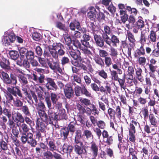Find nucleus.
I'll list each match as a JSON object with an SVG mask.
<instances>
[{"label": "nucleus", "mask_w": 159, "mask_h": 159, "mask_svg": "<svg viewBox=\"0 0 159 159\" xmlns=\"http://www.w3.org/2000/svg\"><path fill=\"white\" fill-rule=\"evenodd\" d=\"M17 123V125L20 127L19 130L20 129L23 131V133L21 136L20 139L22 143L25 144L26 143L32 147H34L37 144V141L33 138V134L30 132H29L30 128L27 124L25 123Z\"/></svg>", "instance_id": "nucleus-1"}, {"label": "nucleus", "mask_w": 159, "mask_h": 159, "mask_svg": "<svg viewBox=\"0 0 159 159\" xmlns=\"http://www.w3.org/2000/svg\"><path fill=\"white\" fill-rule=\"evenodd\" d=\"M29 78H31L33 80L38 82L40 84L45 83L44 80L46 81L44 85L48 91L52 90L56 91L58 89L57 85L55 82L54 79L50 77L45 78V76L43 73L37 75L36 72H34L32 74V77L30 75H28Z\"/></svg>", "instance_id": "nucleus-2"}, {"label": "nucleus", "mask_w": 159, "mask_h": 159, "mask_svg": "<svg viewBox=\"0 0 159 159\" xmlns=\"http://www.w3.org/2000/svg\"><path fill=\"white\" fill-rule=\"evenodd\" d=\"M48 47L49 52L44 50L43 53L44 56L49 57L51 55L55 59H58L59 56H62L65 53L64 46L61 43L55 42L53 43L52 46Z\"/></svg>", "instance_id": "nucleus-3"}, {"label": "nucleus", "mask_w": 159, "mask_h": 159, "mask_svg": "<svg viewBox=\"0 0 159 159\" xmlns=\"http://www.w3.org/2000/svg\"><path fill=\"white\" fill-rule=\"evenodd\" d=\"M82 132L80 130H77L75 132L74 143V149L75 153L79 156H81L84 154V150L86 151L84 148L83 143L81 141Z\"/></svg>", "instance_id": "nucleus-4"}, {"label": "nucleus", "mask_w": 159, "mask_h": 159, "mask_svg": "<svg viewBox=\"0 0 159 159\" xmlns=\"http://www.w3.org/2000/svg\"><path fill=\"white\" fill-rule=\"evenodd\" d=\"M82 63L85 64L87 66L81 63H80L79 61H73L72 64L75 66L78 67H80L83 70L85 71H87V68H88V70L89 71L93 73L94 71V69L92 67L91 64V61L88 58H85L84 59H82L80 60Z\"/></svg>", "instance_id": "nucleus-5"}, {"label": "nucleus", "mask_w": 159, "mask_h": 159, "mask_svg": "<svg viewBox=\"0 0 159 159\" xmlns=\"http://www.w3.org/2000/svg\"><path fill=\"white\" fill-rule=\"evenodd\" d=\"M52 110L49 109L48 114L46 113L45 110L38 112L40 118V120L44 121L47 125H53V112L52 111H50Z\"/></svg>", "instance_id": "nucleus-6"}, {"label": "nucleus", "mask_w": 159, "mask_h": 159, "mask_svg": "<svg viewBox=\"0 0 159 159\" xmlns=\"http://www.w3.org/2000/svg\"><path fill=\"white\" fill-rule=\"evenodd\" d=\"M104 65L106 67H109L111 65L112 68L115 70H116L118 72L119 74L121 75L122 73V70L120 69L121 67V63L120 62H118L116 64H113L111 58L109 56L104 59Z\"/></svg>", "instance_id": "nucleus-7"}, {"label": "nucleus", "mask_w": 159, "mask_h": 159, "mask_svg": "<svg viewBox=\"0 0 159 159\" xmlns=\"http://www.w3.org/2000/svg\"><path fill=\"white\" fill-rule=\"evenodd\" d=\"M118 7L120 16V20L123 23L125 24L127 21L129 16L127 13V11L126 10L125 5L124 4L119 3L118 5Z\"/></svg>", "instance_id": "nucleus-8"}, {"label": "nucleus", "mask_w": 159, "mask_h": 159, "mask_svg": "<svg viewBox=\"0 0 159 159\" xmlns=\"http://www.w3.org/2000/svg\"><path fill=\"white\" fill-rule=\"evenodd\" d=\"M7 89L8 92L11 93L13 96L19 98L21 100L24 99V96L22 95V93L19 86H17L11 87H8Z\"/></svg>", "instance_id": "nucleus-9"}, {"label": "nucleus", "mask_w": 159, "mask_h": 159, "mask_svg": "<svg viewBox=\"0 0 159 159\" xmlns=\"http://www.w3.org/2000/svg\"><path fill=\"white\" fill-rule=\"evenodd\" d=\"M53 121H57L59 119L66 120L68 118V116L66 114V111L63 108L61 109L58 111V112H53Z\"/></svg>", "instance_id": "nucleus-10"}, {"label": "nucleus", "mask_w": 159, "mask_h": 159, "mask_svg": "<svg viewBox=\"0 0 159 159\" xmlns=\"http://www.w3.org/2000/svg\"><path fill=\"white\" fill-rule=\"evenodd\" d=\"M64 93L66 98L70 99L73 96L74 91L70 83L66 84L63 88Z\"/></svg>", "instance_id": "nucleus-11"}, {"label": "nucleus", "mask_w": 159, "mask_h": 159, "mask_svg": "<svg viewBox=\"0 0 159 159\" xmlns=\"http://www.w3.org/2000/svg\"><path fill=\"white\" fill-rule=\"evenodd\" d=\"M56 61H52L51 62L49 61L48 62V65L50 68L52 70L57 71L59 73L62 74L63 73V70L60 67V62L58 59H55Z\"/></svg>", "instance_id": "nucleus-12"}, {"label": "nucleus", "mask_w": 159, "mask_h": 159, "mask_svg": "<svg viewBox=\"0 0 159 159\" xmlns=\"http://www.w3.org/2000/svg\"><path fill=\"white\" fill-rule=\"evenodd\" d=\"M46 140L49 150L53 152L58 150V148L56 144L55 141L53 138L49 137L48 138H46Z\"/></svg>", "instance_id": "nucleus-13"}, {"label": "nucleus", "mask_w": 159, "mask_h": 159, "mask_svg": "<svg viewBox=\"0 0 159 159\" xmlns=\"http://www.w3.org/2000/svg\"><path fill=\"white\" fill-rule=\"evenodd\" d=\"M39 88L44 93L45 101L48 109L49 110L53 109L54 107H52V103L50 99V94L49 92L48 91H44V88L42 86H39Z\"/></svg>", "instance_id": "nucleus-14"}, {"label": "nucleus", "mask_w": 159, "mask_h": 159, "mask_svg": "<svg viewBox=\"0 0 159 159\" xmlns=\"http://www.w3.org/2000/svg\"><path fill=\"white\" fill-rule=\"evenodd\" d=\"M94 39L96 46L102 48L105 47V43L103 38L100 35L97 34L95 33H93Z\"/></svg>", "instance_id": "nucleus-15"}, {"label": "nucleus", "mask_w": 159, "mask_h": 159, "mask_svg": "<svg viewBox=\"0 0 159 159\" xmlns=\"http://www.w3.org/2000/svg\"><path fill=\"white\" fill-rule=\"evenodd\" d=\"M140 128L139 123L134 118H132L129 125V131L136 132V129Z\"/></svg>", "instance_id": "nucleus-16"}, {"label": "nucleus", "mask_w": 159, "mask_h": 159, "mask_svg": "<svg viewBox=\"0 0 159 159\" xmlns=\"http://www.w3.org/2000/svg\"><path fill=\"white\" fill-rule=\"evenodd\" d=\"M42 120H41L39 118L37 119L36 121V128L37 130L40 131L41 132H44L46 128V125Z\"/></svg>", "instance_id": "nucleus-17"}, {"label": "nucleus", "mask_w": 159, "mask_h": 159, "mask_svg": "<svg viewBox=\"0 0 159 159\" xmlns=\"http://www.w3.org/2000/svg\"><path fill=\"white\" fill-rule=\"evenodd\" d=\"M91 37L89 35V34L86 33L83 34L82 36L83 39L81 40L80 41L82 45L85 47L89 48H93L90 45L89 42H88L90 39Z\"/></svg>", "instance_id": "nucleus-18"}, {"label": "nucleus", "mask_w": 159, "mask_h": 159, "mask_svg": "<svg viewBox=\"0 0 159 159\" xmlns=\"http://www.w3.org/2000/svg\"><path fill=\"white\" fill-rule=\"evenodd\" d=\"M103 142L107 144V145L110 146L113 143L114 138L112 136H109L107 131L106 132L105 135H103Z\"/></svg>", "instance_id": "nucleus-19"}, {"label": "nucleus", "mask_w": 159, "mask_h": 159, "mask_svg": "<svg viewBox=\"0 0 159 159\" xmlns=\"http://www.w3.org/2000/svg\"><path fill=\"white\" fill-rule=\"evenodd\" d=\"M76 43L78 45V47L83 51L84 54L87 55L88 56L89 55H92L93 53L90 50L86 47V48H83L81 46L80 43L78 40L77 41H73V44L75 47H77V46L75 44Z\"/></svg>", "instance_id": "nucleus-20"}, {"label": "nucleus", "mask_w": 159, "mask_h": 159, "mask_svg": "<svg viewBox=\"0 0 159 159\" xmlns=\"http://www.w3.org/2000/svg\"><path fill=\"white\" fill-rule=\"evenodd\" d=\"M62 148L64 153L70 155L73 151L74 146L71 144L65 143L63 144Z\"/></svg>", "instance_id": "nucleus-21"}, {"label": "nucleus", "mask_w": 159, "mask_h": 159, "mask_svg": "<svg viewBox=\"0 0 159 159\" xmlns=\"http://www.w3.org/2000/svg\"><path fill=\"white\" fill-rule=\"evenodd\" d=\"M90 151L93 156L94 157H96L98 154V146L94 141H93L90 143Z\"/></svg>", "instance_id": "nucleus-22"}, {"label": "nucleus", "mask_w": 159, "mask_h": 159, "mask_svg": "<svg viewBox=\"0 0 159 159\" xmlns=\"http://www.w3.org/2000/svg\"><path fill=\"white\" fill-rule=\"evenodd\" d=\"M30 91L29 88L25 87H22L21 92L22 95L24 96V99H28L30 101H32L31 94L30 92H31Z\"/></svg>", "instance_id": "nucleus-23"}, {"label": "nucleus", "mask_w": 159, "mask_h": 159, "mask_svg": "<svg viewBox=\"0 0 159 159\" xmlns=\"http://www.w3.org/2000/svg\"><path fill=\"white\" fill-rule=\"evenodd\" d=\"M134 57L138 59L139 57L145 55V50L143 45H141L139 48H138L134 52Z\"/></svg>", "instance_id": "nucleus-24"}, {"label": "nucleus", "mask_w": 159, "mask_h": 159, "mask_svg": "<svg viewBox=\"0 0 159 159\" xmlns=\"http://www.w3.org/2000/svg\"><path fill=\"white\" fill-rule=\"evenodd\" d=\"M139 41L141 44L142 45H143V46L145 44H150L148 36L147 37L145 33L143 31L141 32Z\"/></svg>", "instance_id": "nucleus-25"}, {"label": "nucleus", "mask_w": 159, "mask_h": 159, "mask_svg": "<svg viewBox=\"0 0 159 159\" xmlns=\"http://www.w3.org/2000/svg\"><path fill=\"white\" fill-rule=\"evenodd\" d=\"M111 86L109 83L106 84L105 86H100V91L102 93H104L106 95L108 93L110 94L111 93Z\"/></svg>", "instance_id": "nucleus-26"}, {"label": "nucleus", "mask_w": 159, "mask_h": 159, "mask_svg": "<svg viewBox=\"0 0 159 159\" xmlns=\"http://www.w3.org/2000/svg\"><path fill=\"white\" fill-rule=\"evenodd\" d=\"M17 82L16 75L15 74L11 73L6 84L16 85Z\"/></svg>", "instance_id": "nucleus-27"}, {"label": "nucleus", "mask_w": 159, "mask_h": 159, "mask_svg": "<svg viewBox=\"0 0 159 159\" xmlns=\"http://www.w3.org/2000/svg\"><path fill=\"white\" fill-rule=\"evenodd\" d=\"M128 140H125L121 142H119L118 144V148L120 150V151H121L122 148L123 149L124 151L125 149L127 150L128 149L129 145L128 142Z\"/></svg>", "instance_id": "nucleus-28"}, {"label": "nucleus", "mask_w": 159, "mask_h": 159, "mask_svg": "<svg viewBox=\"0 0 159 159\" xmlns=\"http://www.w3.org/2000/svg\"><path fill=\"white\" fill-rule=\"evenodd\" d=\"M14 115L16 124L17 123H21L24 122V117L23 116L21 113L17 111L14 114Z\"/></svg>", "instance_id": "nucleus-29"}, {"label": "nucleus", "mask_w": 159, "mask_h": 159, "mask_svg": "<svg viewBox=\"0 0 159 159\" xmlns=\"http://www.w3.org/2000/svg\"><path fill=\"white\" fill-rule=\"evenodd\" d=\"M150 43H155L157 41V35L156 31L153 30L150 31L149 34L148 35Z\"/></svg>", "instance_id": "nucleus-30"}, {"label": "nucleus", "mask_w": 159, "mask_h": 159, "mask_svg": "<svg viewBox=\"0 0 159 159\" xmlns=\"http://www.w3.org/2000/svg\"><path fill=\"white\" fill-rule=\"evenodd\" d=\"M139 114L141 116L142 115L145 120L148 119L149 116L148 110L147 107H143L141 110Z\"/></svg>", "instance_id": "nucleus-31"}, {"label": "nucleus", "mask_w": 159, "mask_h": 159, "mask_svg": "<svg viewBox=\"0 0 159 159\" xmlns=\"http://www.w3.org/2000/svg\"><path fill=\"white\" fill-rule=\"evenodd\" d=\"M124 5H125L126 10H127L128 12H130V15H134V16H136L138 11L136 8L134 7L131 8L130 6L127 5V4H125Z\"/></svg>", "instance_id": "nucleus-32"}, {"label": "nucleus", "mask_w": 159, "mask_h": 159, "mask_svg": "<svg viewBox=\"0 0 159 159\" xmlns=\"http://www.w3.org/2000/svg\"><path fill=\"white\" fill-rule=\"evenodd\" d=\"M90 11H89L87 14V16L88 18L92 20H93L96 17L95 12H96V8L93 7H90Z\"/></svg>", "instance_id": "nucleus-33"}, {"label": "nucleus", "mask_w": 159, "mask_h": 159, "mask_svg": "<svg viewBox=\"0 0 159 159\" xmlns=\"http://www.w3.org/2000/svg\"><path fill=\"white\" fill-rule=\"evenodd\" d=\"M93 60L98 66L102 67L104 66L103 60L98 55L95 56L93 57Z\"/></svg>", "instance_id": "nucleus-34"}, {"label": "nucleus", "mask_w": 159, "mask_h": 159, "mask_svg": "<svg viewBox=\"0 0 159 159\" xmlns=\"http://www.w3.org/2000/svg\"><path fill=\"white\" fill-rule=\"evenodd\" d=\"M148 118L151 125L154 127H157V121L154 114L152 113H150L149 116Z\"/></svg>", "instance_id": "nucleus-35"}, {"label": "nucleus", "mask_w": 159, "mask_h": 159, "mask_svg": "<svg viewBox=\"0 0 159 159\" xmlns=\"http://www.w3.org/2000/svg\"><path fill=\"white\" fill-rule=\"evenodd\" d=\"M69 134L68 128L66 127L64 128L61 129L60 131V135L62 139L65 140L67 138Z\"/></svg>", "instance_id": "nucleus-36"}, {"label": "nucleus", "mask_w": 159, "mask_h": 159, "mask_svg": "<svg viewBox=\"0 0 159 159\" xmlns=\"http://www.w3.org/2000/svg\"><path fill=\"white\" fill-rule=\"evenodd\" d=\"M81 86H82L81 95H84L88 98L91 97V93L88 90L86 85L85 84H81Z\"/></svg>", "instance_id": "nucleus-37"}, {"label": "nucleus", "mask_w": 159, "mask_h": 159, "mask_svg": "<svg viewBox=\"0 0 159 159\" xmlns=\"http://www.w3.org/2000/svg\"><path fill=\"white\" fill-rule=\"evenodd\" d=\"M104 13H106L107 14L108 13L106 11H104V12H102L101 11H99L98 13L97 14V16L96 17L98 21L100 22H102L104 20H105L106 16L104 14Z\"/></svg>", "instance_id": "nucleus-38"}, {"label": "nucleus", "mask_w": 159, "mask_h": 159, "mask_svg": "<svg viewBox=\"0 0 159 159\" xmlns=\"http://www.w3.org/2000/svg\"><path fill=\"white\" fill-rule=\"evenodd\" d=\"M59 97L56 93L51 92L50 93V99L52 104H56V102L58 101Z\"/></svg>", "instance_id": "nucleus-39"}, {"label": "nucleus", "mask_w": 159, "mask_h": 159, "mask_svg": "<svg viewBox=\"0 0 159 159\" xmlns=\"http://www.w3.org/2000/svg\"><path fill=\"white\" fill-rule=\"evenodd\" d=\"M56 27L61 30L67 33L68 31V28L66 27L65 25L60 22H57L56 23Z\"/></svg>", "instance_id": "nucleus-40"}, {"label": "nucleus", "mask_w": 159, "mask_h": 159, "mask_svg": "<svg viewBox=\"0 0 159 159\" xmlns=\"http://www.w3.org/2000/svg\"><path fill=\"white\" fill-rule=\"evenodd\" d=\"M110 42V46L112 43L113 46H117V44L119 43V38L116 36L112 34L111 35Z\"/></svg>", "instance_id": "nucleus-41"}, {"label": "nucleus", "mask_w": 159, "mask_h": 159, "mask_svg": "<svg viewBox=\"0 0 159 159\" xmlns=\"http://www.w3.org/2000/svg\"><path fill=\"white\" fill-rule=\"evenodd\" d=\"M17 77L19 81L22 85H24L28 84V82L27 79L24 75L18 74Z\"/></svg>", "instance_id": "nucleus-42"}, {"label": "nucleus", "mask_w": 159, "mask_h": 159, "mask_svg": "<svg viewBox=\"0 0 159 159\" xmlns=\"http://www.w3.org/2000/svg\"><path fill=\"white\" fill-rule=\"evenodd\" d=\"M93 130L94 132L96 134L97 137L99 139H100L101 135H102V137H103V134L104 135H105V134L107 131L106 130H103V131L102 132L101 130V129L99 128L96 127Z\"/></svg>", "instance_id": "nucleus-43"}, {"label": "nucleus", "mask_w": 159, "mask_h": 159, "mask_svg": "<svg viewBox=\"0 0 159 159\" xmlns=\"http://www.w3.org/2000/svg\"><path fill=\"white\" fill-rule=\"evenodd\" d=\"M80 24V22L76 20L70 22L69 24V27L70 29L72 30L75 31V28L77 30L79 29V27Z\"/></svg>", "instance_id": "nucleus-44"}, {"label": "nucleus", "mask_w": 159, "mask_h": 159, "mask_svg": "<svg viewBox=\"0 0 159 159\" xmlns=\"http://www.w3.org/2000/svg\"><path fill=\"white\" fill-rule=\"evenodd\" d=\"M76 109L78 111V114L79 113L81 114H84L86 112V109L85 107L82 105V104L79 103H77L76 105Z\"/></svg>", "instance_id": "nucleus-45"}, {"label": "nucleus", "mask_w": 159, "mask_h": 159, "mask_svg": "<svg viewBox=\"0 0 159 159\" xmlns=\"http://www.w3.org/2000/svg\"><path fill=\"white\" fill-rule=\"evenodd\" d=\"M110 72V75L111 79L115 81H117V79L119 78L118 74V72L117 71L112 70H111L110 69L109 70Z\"/></svg>", "instance_id": "nucleus-46"}, {"label": "nucleus", "mask_w": 159, "mask_h": 159, "mask_svg": "<svg viewBox=\"0 0 159 159\" xmlns=\"http://www.w3.org/2000/svg\"><path fill=\"white\" fill-rule=\"evenodd\" d=\"M28 116H24V122L25 121V124H28L30 127L32 129L33 127L35 125L34 122Z\"/></svg>", "instance_id": "nucleus-47"}, {"label": "nucleus", "mask_w": 159, "mask_h": 159, "mask_svg": "<svg viewBox=\"0 0 159 159\" xmlns=\"http://www.w3.org/2000/svg\"><path fill=\"white\" fill-rule=\"evenodd\" d=\"M21 110L23 113L25 115V116H31V114L28 106L26 105L23 106L21 107Z\"/></svg>", "instance_id": "nucleus-48"}, {"label": "nucleus", "mask_w": 159, "mask_h": 159, "mask_svg": "<svg viewBox=\"0 0 159 159\" xmlns=\"http://www.w3.org/2000/svg\"><path fill=\"white\" fill-rule=\"evenodd\" d=\"M125 75H124L122 77V79L119 78L117 79V81H118L119 85L121 88H122L124 89H125L126 88V86L125 83Z\"/></svg>", "instance_id": "nucleus-49"}, {"label": "nucleus", "mask_w": 159, "mask_h": 159, "mask_svg": "<svg viewBox=\"0 0 159 159\" xmlns=\"http://www.w3.org/2000/svg\"><path fill=\"white\" fill-rule=\"evenodd\" d=\"M9 55L11 58L15 60H16L19 56L18 51L14 50L10 51Z\"/></svg>", "instance_id": "nucleus-50"}, {"label": "nucleus", "mask_w": 159, "mask_h": 159, "mask_svg": "<svg viewBox=\"0 0 159 159\" xmlns=\"http://www.w3.org/2000/svg\"><path fill=\"white\" fill-rule=\"evenodd\" d=\"M46 107L44 103L41 101H40L36 106V109L37 112L46 110Z\"/></svg>", "instance_id": "nucleus-51"}, {"label": "nucleus", "mask_w": 159, "mask_h": 159, "mask_svg": "<svg viewBox=\"0 0 159 159\" xmlns=\"http://www.w3.org/2000/svg\"><path fill=\"white\" fill-rule=\"evenodd\" d=\"M115 117L120 119L121 116L122 111L120 107L119 106H117L116 107V108L115 110Z\"/></svg>", "instance_id": "nucleus-52"}, {"label": "nucleus", "mask_w": 159, "mask_h": 159, "mask_svg": "<svg viewBox=\"0 0 159 159\" xmlns=\"http://www.w3.org/2000/svg\"><path fill=\"white\" fill-rule=\"evenodd\" d=\"M69 54L74 60H76L78 59L79 58H81L80 55L78 54L75 50L69 51Z\"/></svg>", "instance_id": "nucleus-53"}, {"label": "nucleus", "mask_w": 159, "mask_h": 159, "mask_svg": "<svg viewBox=\"0 0 159 159\" xmlns=\"http://www.w3.org/2000/svg\"><path fill=\"white\" fill-rule=\"evenodd\" d=\"M129 140L128 142L133 143H135L136 141V137L135 134L136 132L129 131Z\"/></svg>", "instance_id": "nucleus-54"}, {"label": "nucleus", "mask_w": 159, "mask_h": 159, "mask_svg": "<svg viewBox=\"0 0 159 159\" xmlns=\"http://www.w3.org/2000/svg\"><path fill=\"white\" fill-rule=\"evenodd\" d=\"M76 123V121H71L70 122L68 125V127H66L68 128L69 131L74 133L75 131V125Z\"/></svg>", "instance_id": "nucleus-55"}, {"label": "nucleus", "mask_w": 159, "mask_h": 159, "mask_svg": "<svg viewBox=\"0 0 159 159\" xmlns=\"http://www.w3.org/2000/svg\"><path fill=\"white\" fill-rule=\"evenodd\" d=\"M50 150L45 151L43 153L44 159H52L53 158V154Z\"/></svg>", "instance_id": "nucleus-56"}, {"label": "nucleus", "mask_w": 159, "mask_h": 159, "mask_svg": "<svg viewBox=\"0 0 159 159\" xmlns=\"http://www.w3.org/2000/svg\"><path fill=\"white\" fill-rule=\"evenodd\" d=\"M110 34H102V36L104 41V43H105L108 46H110L111 38L108 36Z\"/></svg>", "instance_id": "nucleus-57"}, {"label": "nucleus", "mask_w": 159, "mask_h": 159, "mask_svg": "<svg viewBox=\"0 0 159 159\" xmlns=\"http://www.w3.org/2000/svg\"><path fill=\"white\" fill-rule=\"evenodd\" d=\"M107 113L111 119L114 120L116 119L115 110L111 107H109L107 110Z\"/></svg>", "instance_id": "nucleus-58"}, {"label": "nucleus", "mask_w": 159, "mask_h": 159, "mask_svg": "<svg viewBox=\"0 0 159 159\" xmlns=\"http://www.w3.org/2000/svg\"><path fill=\"white\" fill-rule=\"evenodd\" d=\"M25 57L26 59L30 61L33 60L34 58V52L31 50L28 51L27 54H26Z\"/></svg>", "instance_id": "nucleus-59"}, {"label": "nucleus", "mask_w": 159, "mask_h": 159, "mask_svg": "<svg viewBox=\"0 0 159 159\" xmlns=\"http://www.w3.org/2000/svg\"><path fill=\"white\" fill-rule=\"evenodd\" d=\"M18 97H17L15 100L13 101V104L15 106L17 107H20L23 106V103L22 102L20 99H19Z\"/></svg>", "instance_id": "nucleus-60"}, {"label": "nucleus", "mask_w": 159, "mask_h": 159, "mask_svg": "<svg viewBox=\"0 0 159 159\" xmlns=\"http://www.w3.org/2000/svg\"><path fill=\"white\" fill-rule=\"evenodd\" d=\"M144 21L141 20L139 19L135 23V26L138 29H142L144 26Z\"/></svg>", "instance_id": "nucleus-61"}, {"label": "nucleus", "mask_w": 159, "mask_h": 159, "mask_svg": "<svg viewBox=\"0 0 159 159\" xmlns=\"http://www.w3.org/2000/svg\"><path fill=\"white\" fill-rule=\"evenodd\" d=\"M127 37L129 41L133 44H134L136 41L134 35L131 32H127Z\"/></svg>", "instance_id": "nucleus-62"}, {"label": "nucleus", "mask_w": 159, "mask_h": 159, "mask_svg": "<svg viewBox=\"0 0 159 159\" xmlns=\"http://www.w3.org/2000/svg\"><path fill=\"white\" fill-rule=\"evenodd\" d=\"M98 73V75L104 79L106 80L107 79V74L103 69L99 70Z\"/></svg>", "instance_id": "nucleus-63"}, {"label": "nucleus", "mask_w": 159, "mask_h": 159, "mask_svg": "<svg viewBox=\"0 0 159 159\" xmlns=\"http://www.w3.org/2000/svg\"><path fill=\"white\" fill-rule=\"evenodd\" d=\"M138 102L142 105H145L148 102L147 98L143 96H140L138 99Z\"/></svg>", "instance_id": "nucleus-64"}]
</instances>
